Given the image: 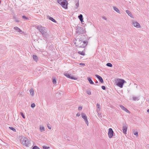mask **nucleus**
Segmentation results:
<instances>
[{
	"label": "nucleus",
	"instance_id": "b1692460",
	"mask_svg": "<svg viewBox=\"0 0 149 149\" xmlns=\"http://www.w3.org/2000/svg\"><path fill=\"white\" fill-rule=\"evenodd\" d=\"M33 58L34 61H37L38 60V57L36 55H33Z\"/></svg>",
	"mask_w": 149,
	"mask_h": 149
},
{
	"label": "nucleus",
	"instance_id": "ddd939ff",
	"mask_svg": "<svg viewBox=\"0 0 149 149\" xmlns=\"http://www.w3.org/2000/svg\"><path fill=\"white\" fill-rule=\"evenodd\" d=\"M120 107L123 110H124L125 111H126L127 113H129V111L127 110V109L125 108L124 106H123L122 105H120Z\"/></svg>",
	"mask_w": 149,
	"mask_h": 149
},
{
	"label": "nucleus",
	"instance_id": "412c9836",
	"mask_svg": "<svg viewBox=\"0 0 149 149\" xmlns=\"http://www.w3.org/2000/svg\"><path fill=\"white\" fill-rule=\"evenodd\" d=\"M113 8L114 10L116 11L117 13H120V11L115 6H113Z\"/></svg>",
	"mask_w": 149,
	"mask_h": 149
},
{
	"label": "nucleus",
	"instance_id": "2eb2a0df",
	"mask_svg": "<svg viewBox=\"0 0 149 149\" xmlns=\"http://www.w3.org/2000/svg\"><path fill=\"white\" fill-rule=\"evenodd\" d=\"M134 134L137 137L138 136V132L136 129H134L133 130Z\"/></svg>",
	"mask_w": 149,
	"mask_h": 149
},
{
	"label": "nucleus",
	"instance_id": "7ed1b4c3",
	"mask_svg": "<svg viewBox=\"0 0 149 149\" xmlns=\"http://www.w3.org/2000/svg\"><path fill=\"white\" fill-rule=\"evenodd\" d=\"M21 141L22 143L26 147H29L31 145L30 141L28 139L24 137L22 138Z\"/></svg>",
	"mask_w": 149,
	"mask_h": 149
},
{
	"label": "nucleus",
	"instance_id": "6e6552de",
	"mask_svg": "<svg viewBox=\"0 0 149 149\" xmlns=\"http://www.w3.org/2000/svg\"><path fill=\"white\" fill-rule=\"evenodd\" d=\"M113 130L111 128H109V131L108 134L109 137L110 138H111L113 136Z\"/></svg>",
	"mask_w": 149,
	"mask_h": 149
},
{
	"label": "nucleus",
	"instance_id": "473e14b6",
	"mask_svg": "<svg viewBox=\"0 0 149 149\" xmlns=\"http://www.w3.org/2000/svg\"><path fill=\"white\" fill-rule=\"evenodd\" d=\"M33 149H40V148L37 146H35L33 147Z\"/></svg>",
	"mask_w": 149,
	"mask_h": 149
},
{
	"label": "nucleus",
	"instance_id": "6ab92c4d",
	"mask_svg": "<svg viewBox=\"0 0 149 149\" xmlns=\"http://www.w3.org/2000/svg\"><path fill=\"white\" fill-rule=\"evenodd\" d=\"M76 7H75V8L77 9L79 7V0H77L76 1Z\"/></svg>",
	"mask_w": 149,
	"mask_h": 149
},
{
	"label": "nucleus",
	"instance_id": "79ce46f5",
	"mask_svg": "<svg viewBox=\"0 0 149 149\" xmlns=\"http://www.w3.org/2000/svg\"><path fill=\"white\" fill-rule=\"evenodd\" d=\"M102 18H103V19L105 20H107V18L106 17H105L104 16H103L102 17Z\"/></svg>",
	"mask_w": 149,
	"mask_h": 149
},
{
	"label": "nucleus",
	"instance_id": "a19ab883",
	"mask_svg": "<svg viewBox=\"0 0 149 149\" xmlns=\"http://www.w3.org/2000/svg\"><path fill=\"white\" fill-rule=\"evenodd\" d=\"M80 113H78L77 114H76V116H78V117H79V116H80Z\"/></svg>",
	"mask_w": 149,
	"mask_h": 149
},
{
	"label": "nucleus",
	"instance_id": "f3484780",
	"mask_svg": "<svg viewBox=\"0 0 149 149\" xmlns=\"http://www.w3.org/2000/svg\"><path fill=\"white\" fill-rule=\"evenodd\" d=\"M126 12L131 17H132V13L129 10H126Z\"/></svg>",
	"mask_w": 149,
	"mask_h": 149
},
{
	"label": "nucleus",
	"instance_id": "393cba45",
	"mask_svg": "<svg viewBox=\"0 0 149 149\" xmlns=\"http://www.w3.org/2000/svg\"><path fill=\"white\" fill-rule=\"evenodd\" d=\"M133 100L134 101H136V100L137 101L139 100V98L138 97L134 96L133 97Z\"/></svg>",
	"mask_w": 149,
	"mask_h": 149
},
{
	"label": "nucleus",
	"instance_id": "a18cd8bd",
	"mask_svg": "<svg viewBox=\"0 0 149 149\" xmlns=\"http://www.w3.org/2000/svg\"><path fill=\"white\" fill-rule=\"evenodd\" d=\"M147 112L149 113V109H148L147 110Z\"/></svg>",
	"mask_w": 149,
	"mask_h": 149
},
{
	"label": "nucleus",
	"instance_id": "2f4dec72",
	"mask_svg": "<svg viewBox=\"0 0 149 149\" xmlns=\"http://www.w3.org/2000/svg\"><path fill=\"white\" fill-rule=\"evenodd\" d=\"M86 93L89 95H91V92L90 91L88 90L86 91Z\"/></svg>",
	"mask_w": 149,
	"mask_h": 149
},
{
	"label": "nucleus",
	"instance_id": "58836bf2",
	"mask_svg": "<svg viewBox=\"0 0 149 149\" xmlns=\"http://www.w3.org/2000/svg\"><path fill=\"white\" fill-rule=\"evenodd\" d=\"M78 109L79 111H81L82 109V107H78Z\"/></svg>",
	"mask_w": 149,
	"mask_h": 149
},
{
	"label": "nucleus",
	"instance_id": "aec40b11",
	"mask_svg": "<svg viewBox=\"0 0 149 149\" xmlns=\"http://www.w3.org/2000/svg\"><path fill=\"white\" fill-rule=\"evenodd\" d=\"M29 91L30 92L31 95L32 96H33L34 95V91L33 90V89H31Z\"/></svg>",
	"mask_w": 149,
	"mask_h": 149
},
{
	"label": "nucleus",
	"instance_id": "72a5a7b5",
	"mask_svg": "<svg viewBox=\"0 0 149 149\" xmlns=\"http://www.w3.org/2000/svg\"><path fill=\"white\" fill-rule=\"evenodd\" d=\"M47 127L49 129H51L52 128V127L51 125L49 124L47 125Z\"/></svg>",
	"mask_w": 149,
	"mask_h": 149
},
{
	"label": "nucleus",
	"instance_id": "0eeeda50",
	"mask_svg": "<svg viewBox=\"0 0 149 149\" xmlns=\"http://www.w3.org/2000/svg\"><path fill=\"white\" fill-rule=\"evenodd\" d=\"M64 75L66 77H67L72 79L74 80H76L77 79V78L76 77H71L70 76V74H68V72H65L64 73Z\"/></svg>",
	"mask_w": 149,
	"mask_h": 149
},
{
	"label": "nucleus",
	"instance_id": "4be33fe9",
	"mask_svg": "<svg viewBox=\"0 0 149 149\" xmlns=\"http://www.w3.org/2000/svg\"><path fill=\"white\" fill-rule=\"evenodd\" d=\"M14 29L17 31L18 32H22V30L20 29L19 28L17 27H14Z\"/></svg>",
	"mask_w": 149,
	"mask_h": 149
},
{
	"label": "nucleus",
	"instance_id": "4c0bfd02",
	"mask_svg": "<svg viewBox=\"0 0 149 149\" xmlns=\"http://www.w3.org/2000/svg\"><path fill=\"white\" fill-rule=\"evenodd\" d=\"M101 87L102 89L104 90H105L106 89V87L104 86H102Z\"/></svg>",
	"mask_w": 149,
	"mask_h": 149
},
{
	"label": "nucleus",
	"instance_id": "37998d69",
	"mask_svg": "<svg viewBox=\"0 0 149 149\" xmlns=\"http://www.w3.org/2000/svg\"><path fill=\"white\" fill-rule=\"evenodd\" d=\"M79 65H83V66H84V65H85V64L82 63H80L79 64Z\"/></svg>",
	"mask_w": 149,
	"mask_h": 149
},
{
	"label": "nucleus",
	"instance_id": "49530a36",
	"mask_svg": "<svg viewBox=\"0 0 149 149\" xmlns=\"http://www.w3.org/2000/svg\"><path fill=\"white\" fill-rule=\"evenodd\" d=\"M95 83H98V81H95Z\"/></svg>",
	"mask_w": 149,
	"mask_h": 149
},
{
	"label": "nucleus",
	"instance_id": "c9c22d12",
	"mask_svg": "<svg viewBox=\"0 0 149 149\" xmlns=\"http://www.w3.org/2000/svg\"><path fill=\"white\" fill-rule=\"evenodd\" d=\"M22 18L23 19H26L27 20H28L29 19V18L26 17V16H22Z\"/></svg>",
	"mask_w": 149,
	"mask_h": 149
},
{
	"label": "nucleus",
	"instance_id": "7c9ffc66",
	"mask_svg": "<svg viewBox=\"0 0 149 149\" xmlns=\"http://www.w3.org/2000/svg\"><path fill=\"white\" fill-rule=\"evenodd\" d=\"M42 148L43 149H49L50 148L49 147H47L45 146H43Z\"/></svg>",
	"mask_w": 149,
	"mask_h": 149
},
{
	"label": "nucleus",
	"instance_id": "e433bc0d",
	"mask_svg": "<svg viewBox=\"0 0 149 149\" xmlns=\"http://www.w3.org/2000/svg\"><path fill=\"white\" fill-rule=\"evenodd\" d=\"M21 113V116H22V117L24 118H25V116H24V115L23 113L22 112H21L20 113Z\"/></svg>",
	"mask_w": 149,
	"mask_h": 149
},
{
	"label": "nucleus",
	"instance_id": "de8ad7c7",
	"mask_svg": "<svg viewBox=\"0 0 149 149\" xmlns=\"http://www.w3.org/2000/svg\"><path fill=\"white\" fill-rule=\"evenodd\" d=\"M13 18H14V19H15V18H16L15 17H13Z\"/></svg>",
	"mask_w": 149,
	"mask_h": 149
},
{
	"label": "nucleus",
	"instance_id": "c85d7f7f",
	"mask_svg": "<svg viewBox=\"0 0 149 149\" xmlns=\"http://www.w3.org/2000/svg\"><path fill=\"white\" fill-rule=\"evenodd\" d=\"M9 128L11 130H13L14 132H16V130L14 128L12 127H9Z\"/></svg>",
	"mask_w": 149,
	"mask_h": 149
},
{
	"label": "nucleus",
	"instance_id": "4468645a",
	"mask_svg": "<svg viewBox=\"0 0 149 149\" xmlns=\"http://www.w3.org/2000/svg\"><path fill=\"white\" fill-rule=\"evenodd\" d=\"M96 107H97V109H96L98 113H99V112L100 111V109H101L100 105L98 103H97V104Z\"/></svg>",
	"mask_w": 149,
	"mask_h": 149
},
{
	"label": "nucleus",
	"instance_id": "dca6fc26",
	"mask_svg": "<svg viewBox=\"0 0 149 149\" xmlns=\"http://www.w3.org/2000/svg\"><path fill=\"white\" fill-rule=\"evenodd\" d=\"M78 17L79 19L81 21V23L82 24H83V22H84V21L82 15L81 14H80L79 15Z\"/></svg>",
	"mask_w": 149,
	"mask_h": 149
},
{
	"label": "nucleus",
	"instance_id": "a878e982",
	"mask_svg": "<svg viewBox=\"0 0 149 149\" xmlns=\"http://www.w3.org/2000/svg\"><path fill=\"white\" fill-rule=\"evenodd\" d=\"M78 53L81 55H85V53L83 52V51H79L78 52Z\"/></svg>",
	"mask_w": 149,
	"mask_h": 149
},
{
	"label": "nucleus",
	"instance_id": "a211bd4d",
	"mask_svg": "<svg viewBox=\"0 0 149 149\" xmlns=\"http://www.w3.org/2000/svg\"><path fill=\"white\" fill-rule=\"evenodd\" d=\"M87 79L89 83L91 84H94V83L93 82V81L91 79V78L90 77H88Z\"/></svg>",
	"mask_w": 149,
	"mask_h": 149
},
{
	"label": "nucleus",
	"instance_id": "9b49d317",
	"mask_svg": "<svg viewBox=\"0 0 149 149\" xmlns=\"http://www.w3.org/2000/svg\"><path fill=\"white\" fill-rule=\"evenodd\" d=\"M127 129V127L124 124L123 127V133L125 134H126V132Z\"/></svg>",
	"mask_w": 149,
	"mask_h": 149
},
{
	"label": "nucleus",
	"instance_id": "9d476101",
	"mask_svg": "<svg viewBox=\"0 0 149 149\" xmlns=\"http://www.w3.org/2000/svg\"><path fill=\"white\" fill-rule=\"evenodd\" d=\"M82 118L84 120L87 125H88V123L86 116L84 113H82L81 114Z\"/></svg>",
	"mask_w": 149,
	"mask_h": 149
},
{
	"label": "nucleus",
	"instance_id": "bb28decb",
	"mask_svg": "<svg viewBox=\"0 0 149 149\" xmlns=\"http://www.w3.org/2000/svg\"><path fill=\"white\" fill-rule=\"evenodd\" d=\"M40 130L41 132H43L45 131V128L43 127H40Z\"/></svg>",
	"mask_w": 149,
	"mask_h": 149
},
{
	"label": "nucleus",
	"instance_id": "1a4fd4ad",
	"mask_svg": "<svg viewBox=\"0 0 149 149\" xmlns=\"http://www.w3.org/2000/svg\"><path fill=\"white\" fill-rule=\"evenodd\" d=\"M132 24L134 27L137 28H140V27H141L139 24L136 21H133L132 22Z\"/></svg>",
	"mask_w": 149,
	"mask_h": 149
},
{
	"label": "nucleus",
	"instance_id": "cd10ccee",
	"mask_svg": "<svg viewBox=\"0 0 149 149\" xmlns=\"http://www.w3.org/2000/svg\"><path fill=\"white\" fill-rule=\"evenodd\" d=\"M106 65L110 67H112L113 66L110 63H107Z\"/></svg>",
	"mask_w": 149,
	"mask_h": 149
},
{
	"label": "nucleus",
	"instance_id": "f704fd0d",
	"mask_svg": "<svg viewBox=\"0 0 149 149\" xmlns=\"http://www.w3.org/2000/svg\"><path fill=\"white\" fill-rule=\"evenodd\" d=\"M31 107L34 108L35 107V104L34 103H33L31 104Z\"/></svg>",
	"mask_w": 149,
	"mask_h": 149
},
{
	"label": "nucleus",
	"instance_id": "c756f323",
	"mask_svg": "<svg viewBox=\"0 0 149 149\" xmlns=\"http://www.w3.org/2000/svg\"><path fill=\"white\" fill-rule=\"evenodd\" d=\"M53 83L54 84H55L56 83V79L53 78Z\"/></svg>",
	"mask_w": 149,
	"mask_h": 149
},
{
	"label": "nucleus",
	"instance_id": "c03bdc74",
	"mask_svg": "<svg viewBox=\"0 0 149 149\" xmlns=\"http://www.w3.org/2000/svg\"><path fill=\"white\" fill-rule=\"evenodd\" d=\"M134 85H136V89L137 88V85L136 84H134Z\"/></svg>",
	"mask_w": 149,
	"mask_h": 149
},
{
	"label": "nucleus",
	"instance_id": "09e8293b",
	"mask_svg": "<svg viewBox=\"0 0 149 149\" xmlns=\"http://www.w3.org/2000/svg\"><path fill=\"white\" fill-rule=\"evenodd\" d=\"M1 1H0V3H1Z\"/></svg>",
	"mask_w": 149,
	"mask_h": 149
},
{
	"label": "nucleus",
	"instance_id": "5701e85b",
	"mask_svg": "<svg viewBox=\"0 0 149 149\" xmlns=\"http://www.w3.org/2000/svg\"><path fill=\"white\" fill-rule=\"evenodd\" d=\"M49 19L52 21L53 22H54L55 23L56 22V20L52 17H49Z\"/></svg>",
	"mask_w": 149,
	"mask_h": 149
},
{
	"label": "nucleus",
	"instance_id": "20e7f679",
	"mask_svg": "<svg viewBox=\"0 0 149 149\" xmlns=\"http://www.w3.org/2000/svg\"><path fill=\"white\" fill-rule=\"evenodd\" d=\"M58 2L65 9L67 8V2L66 0H58Z\"/></svg>",
	"mask_w": 149,
	"mask_h": 149
},
{
	"label": "nucleus",
	"instance_id": "423d86ee",
	"mask_svg": "<svg viewBox=\"0 0 149 149\" xmlns=\"http://www.w3.org/2000/svg\"><path fill=\"white\" fill-rule=\"evenodd\" d=\"M84 32V30L83 28L78 26L77 28L76 33L78 34H83Z\"/></svg>",
	"mask_w": 149,
	"mask_h": 149
},
{
	"label": "nucleus",
	"instance_id": "f8f14e48",
	"mask_svg": "<svg viewBox=\"0 0 149 149\" xmlns=\"http://www.w3.org/2000/svg\"><path fill=\"white\" fill-rule=\"evenodd\" d=\"M95 76L97 79H98L99 80L101 83H102L103 82V79L101 76L97 74H95Z\"/></svg>",
	"mask_w": 149,
	"mask_h": 149
},
{
	"label": "nucleus",
	"instance_id": "f257e3e1",
	"mask_svg": "<svg viewBox=\"0 0 149 149\" xmlns=\"http://www.w3.org/2000/svg\"><path fill=\"white\" fill-rule=\"evenodd\" d=\"M36 28L40 31L44 38H47L49 37V35L47 33V28L42 26H37Z\"/></svg>",
	"mask_w": 149,
	"mask_h": 149
},
{
	"label": "nucleus",
	"instance_id": "39448f33",
	"mask_svg": "<svg viewBox=\"0 0 149 149\" xmlns=\"http://www.w3.org/2000/svg\"><path fill=\"white\" fill-rule=\"evenodd\" d=\"M125 83H126V81L124 80L120 79H117L116 84L120 87L122 88Z\"/></svg>",
	"mask_w": 149,
	"mask_h": 149
},
{
	"label": "nucleus",
	"instance_id": "ea45409f",
	"mask_svg": "<svg viewBox=\"0 0 149 149\" xmlns=\"http://www.w3.org/2000/svg\"><path fill=\"white\" fill-rule=\"evenodd\" d=\"M15 21L17 22H19V20L17 19L16 18H15Z\"/></svg>",
	"mask_w": 149,
	"mask_h": 149
},
{
	"label": "nucleus",
	"instance_id": "f03ea898",
	"mask_svg": "<svg viewBox=\"0 0 149 149\" xmlns=\"http://www.w3.org/2000/svg\"><path fill=\"white\" fill-rule=\"evenodd\" d=\"M88 42L86 41H82L81 40H79L75 43L76 46L79 47L84 48L87 45Z\"/></svg>",
	"mask_w": 149,
	"mask_h": 149
}]
</instances>
